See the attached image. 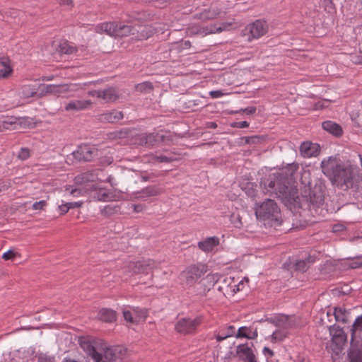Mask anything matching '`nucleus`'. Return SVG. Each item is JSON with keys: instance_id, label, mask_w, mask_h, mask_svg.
I'll return each instance as SVG.
<instances>
[{"instance_id": "obj_1", "label": "nucleus", "mask_w": 362, "mask_h": 362, "mask_svg": "<svg viewBox=\"0 0 362 362\" xmlns=\"http://www.w3.org/2000/svg\"><path fill=\"white\" fill-rule=\"evenodd\" d=\"M81 349L94 362H129L130 353L123 346H108L101 339L81 337L79 339Z\"/></svg>"}, {"instance_id": "obj_2", "label": "nucleus", "mask_w": 362, "mask_h": 362, "mask_svg": "<svg viewBox=\"0 0 362 362\" xmlns=\"http://www.w3.org/2000/svg\"><path fill=\"white\" fill-rule=\"evenodd\" d=\"M298 169V164L293 163L270 175L264 182V185L268 187V192L274 193L283 202L290 204L298 202V189L291 185L293 176Z\"/></svg>"}, {"instance_id": "obj_3", "label": "nucleus", "mask_w": 362, "mask_h": 362, "mask_svg": "<svg viewBox=\"0 0 362 362\" xmlns=\"http://www.w3.org/2000/svg\"><path fill=\"white\" fill-rule=\"evenodd\" d=\"M95 30L98 33H105L115 37L136 35V26L123 21L103 23L95 27Z\"/></svg>"}, {"instance_id": "obj_4", "label": "nucleus", "mask_w": 362, "mask_h": 362, "mask_svg": "<svg viewBox=\"0 0 362 362\" xmlns=\"http://www.w3.org/2000/svg\"><path fill=\"white\" fill-rule=\"evenodd\" d=\"M255 215L258 219L268 221L273 225L281 224V212L276 203L270 199H266L255 207Z\"/></svg>"}, {"instance_id": "obj_5", "label": "nucleus", "mask_w": 362, "mask_h": 362, "mask_svg": "<svg viewBox=\"0 0 362 362\" xmlns=\"http://www.w3.org/2000/svg\"><path fill=\"white\" fill-rule=\"evenodd\" d=\"M327 328L332 336L331 341L327 346L328 351L331 353L334 361L339 358L347 342V335L344 331L339 327L332 325H327Z\"/></svg>"}, {"instance_id": "obj_6", "label": "nucleus", "mask_w": 362, "mask_h": 362, "mask_svg": "<svg viewBox=\"0 0 362 362\" xmlns=\"http://www.w3.org/2000/svg\"><path fill=\"white\" fill-rule=\"evenodd\" d=\"M102 173L101 170L96 169L82 173L74 178V183L76 185L82 186L83 188H75L70 190V194L74 196L81 194L82 190L89 191L96 189V182L101 181L99 178V173Z\"/></svg>"}, {"instance_id": "obj_7", "label": "nucleus", "mask_w": 362, "mask_h": 362, "mask_svg": "<svg viewBox=\"0 0 362 362\" xmlns=\"http://www.w3.org/2000/svg\"><path fill=\"white\" fill-rule=\"evenodd\" d=\"M303 198L313 216H320L324 203V196L320 187H305Z\"/></svg>"}, {"instance_id": "obj_8", "label": "nucleus", "mask_w": 362, "mask_h": 362, "mask_svg": "<svg viewBox=\"0 0 362 362\" xmlns=\"http://www.w3.org/2000/svg\"><path fill=\"white\" fill-rule=\"evenodd\" d=\"M207 272V266L198 262L187 267L180 274V279L188 286H193Z\"/></svg>"}, {"instance_id": "obj_9", "label": "nucleus", "mask_w": 362, "mask_h": 362, "mask_svg": "<svg viewBox=\"0 0 362 362\" xmlns=\"http://www.w3.org/2000/svg\"><path fill=\"white\" fill-rule=\"evenodd\" d=\"M42 86L43 84L40 83L37 80L29 81L22 85L18 92L22 103H28L31 98H42L44 95Z\"/></svg>"}, {"instance_id": "obj_10", "label": "nucleus", "mask_w": 362, "mask_h": 362, "mask_svg": "<svg viewBox=\"0 0 362 362\" xmlns=\"http://www.w3.org/2000/svg\"><path fill=\"white\" fill-rule=\"evenodd\" d=\"M202 322V317L201 316H198L195 318L182 317L177 321L175 325V329L181 334H192L196 332L197 327Z\"/></svg>"}, {"instance_id": "obj_11", "label": "nucleus", "mask_w": 362, "mask_h": 362, "mask_svg": "<svg viewBox=\"0 0 362 362\" xmlns=\"http://www.w3.org/2000/svg\"><path fill=\"white\" fill-rule=\"evenodd\" d=\"M127 270L133 274H148L156 267V263L153 259H143L137 262H129L127 265Z\"/></svg>"}, {"instance_id": "obj_12", "label": "nucleus", "mask_w": 362, "mask_h": 362, "mask_svg": "<svg viewBox=\"0 0 362 362\" xmlns=\"http://www.w3.org/2000/svg\"><path fill=\"white\" fill-rule=\"evenodd\" d=\"M74 158L78 161H90L98 155V149L93 146L82 144L72 153Z\"/></svg>"}, {"instance_id": "obj_13", "label": "nucleus", "mask_w": 362, "mask_h": 362, "mask_svg": "<svg viewBox=\"0 0 362 362\" xmlns=\"http://www.w3.org/2000/svg\"><path fill=\"white\" fill-rule=\"evenodd\" d=\"M269 26L266 21L262 20H257L255 22L249 24L245 28V31H248L250 36L249 40L259 39L264 35L268 32Z\"/></svg>"}, {"instance_id": "obj_14", "label": "nucleus", "mask_w": 362, "mask_h": 362, "mask_svg": "<svg viewBox=\"0 0 362 362\" xmlns=\"http://www.w3.org/2000/svg\"><path fill=\"white\" fill-rule=\"evenodd\" d=\"M92 105L90 100H71L64 104V110L76 112L89 109Z\"/></svg>"}, {"instance_id": "obj_15", "label": "nucleus", "mask_w": 362, "mask_h": 362, "mask_svg": "<svg viewBox=\"0 0 362 362\" xmlns=\"http://www.w3.org/2000/svg\"><path fill=\"white\" fill-rule=\"evenodd\" d=\"M236 356L244 362H257L251 346L248 344H242L236 347Z\"/></svg>"}, {"instance_id": "obj_16", "label": "nucleus", "mask_w": 362, "mask_h": 362, "mask_svg": "<svg viewBox=\"0 0 362 362\" xmlns=\"http://www.w3.org/2000/svg\"><path fill=\"white\" fill-rule=\"evenodd\" d=\"M123 117L122 112L112 110L97 115V119L103 123H115L122 119Z\"/></svg>"}, {"instance_id": "obj_17", "label": "nucleus", "mask_w": 362, "mask_h": 362, "mask_svg": "<svg viewBox=\"0 0 362 362\" xmlns=\"http://www.w3.org/2000/svg\"><path fill=\"white\" fill-rule=\"evenodd\" d=\"M348 358L349 362H362V342L351 341Z\"/></svg>"}, {"instance_id": "obj_18", "label": "nucleus", "mask_w": 362, "mask_h": 362, "mask_svg": "<svg viewBox=\"0 0 362 362\" xmlns=\"http://www.w3.org/2000/svg\"><path fill=\"white\" fill-rule=\"evenodd\" d=\"M221 12L220 8L211 5L209 8L194 15V18L204 21L214 20L219 16Z\"/></svg>"}, {"instance_id": "obj_19", "label": "nucleus", "mask_w": 362, "mask_h": 362, "mask_svg": "<svg viewBox=\"0 0 362 362\" xmlns=\"http://www.w3.org/2000/svg\"><path fill=\"white\" fill-rule=\"evenodd\" d=\"M1 124L2 132L4 130H18L21 127V119L14 117H1Z\"/></svg>"}, {"instance_id": "obj_20", "label": "nucleus", "mask_w": 362, "mask_h": 362, "mask_svg": "<svg viewBox=\"0 0 362 362\" xmlns=\"http://www.w3.org/2000/svg\"><path fill=\"white\" fill-rule=\"evenodd\" d=\"M70 90V86L66 84L61 85H45L42 86V92L44 95L46 93L54 94L59 96L64 93H68Z\"/></svg>"}, {"instance_id": "obj_21", "label": "nucleus", "mask_w": 362, "mask_h": 362, "mask_svg": "<svg viewBox=\"0 0 362 362\" xmlns=\"http://www.w3.org/2000/svg\"><path fill=\"white\" fill-rule=\"evenodd\" d=\"M300 153L305 158L316 156L319 153V147L315 144L305 141L301 144L300 146Z\"/></svg>"}, {"instance_id": "obj_22", "label": "nucleus", "mask_w": 362, "mask_h": 362, "mask_svg": "<svg viewBox=\"0 0 362 362\" xmlns=\"http://www.w3.org/2000/svg\"><path fill=\"white\" fill-rule=\"evenodd\" d=\"M220 243L219 238L216 236L209 237L198 243L199 249L204 252H211Z\"/></svg>"}, {"instance_id": "obj_23", "label": "nucleus", "mask_w": 362, "mask_h": 362, "mask_svg": "<svg viewBox=\"0 0 362 362\" xmlns=\"http://www.w3.org/2000/svg\"><path fill=\"white\" fill-rule=\"evenodd\" d=\"M119 98V93L116 88L109 87L105 89H101V100L105 103H112Z\"/></svg>"}, {"instance_id": "obj_24", "label": "nucleus", "mask_w": 362, "mask_h": 362, "mask_svg": "<svg viewBox=\"0 0 362 362\" xmlns=\"http://www.w3.org/2000/svg\"><path fill=\"white\" fill-rule=\"evenodd\" d=\"M153 34V30L148 25H138L136 26V35H134L137 40H146L152 36Z\"/></svg>"}, {"instance_id": "obj_25", "label": "nucleus", "mask_w": 362, "mask_h": 362, "mask_svg": "<svg viewBox=\"0 0 362 362\" xmlns=\"http://www.w3.org/2000/svg\"><path fill=\"white\" fill-rule=\"evenodd\" d=\"M13 69L8 57H0V79L6 78L12 74Z\"/></svg>"}, {"instance_id": "obj_26", "label": "nucleus", "mask_w": 362, "mask_h": 362, "mask_svg": "<svg viewBox=\"0 0 362 362\" xmlns=\"http://www.w3.org/2000/svg\"><path fill=\"white\" fill-rule=\"evenodd\" d=\"M322 126L325 131L336 136H340L342 135L343 131L341 126L332 121H325L322 122Z\"/></svg>"}, {"instance_id": "obj_27", "label": "nucleus", "mask_w": 362, "mask_h": 362, "mask_svg": "<svg viewBox=\"0 0 362 362\" xmlns=\"http://www.w3.org/2000/svg\"><path fill=\"white\" fill-rule=\"evenodd\" d=\"M98 317L103 322H112L116 320L117 313L112 309L103 308L99 311Z\"/></svg>"}, {"instance_id": "obj_28", "label": "nucleus", "mask_w": 362, "mask_h": 362, "mask_svg": "<svg viewBox=\"0 0 362 362\" xmlns=\"http://www.w3.org/2000/svg\"><path fill=\"white\" fill-rule=\"evenodd\" d=\"M147 146H153L157 144L165 141L166 136L160 132L146 134Z\"/></svg>"}, {"instance_id": "obj_29", "label": "nucleus", "mask_w": 362, "mask_h": 362, "mask_svg": "<svg viewBox=\"0 0 362 362\" xmlns=\"http://www.w3.org/2000/svg\"><path fill=\"white\" fill-rule=\"evenodd\" d=\"M349 313L344 308H334L332 315L336 321L346 323L349 322Z\"/></svg>"}, {"instance_id": "obj_30", "label": "nucleus", "mask_w": 362, "mask_h": 362, "mask_svg": "<svg viewBox=\"0 0 362 362\" xmlns=\"http://www.w3.org/2000/svg\"><path fill=\"white\" fill-rule=\"evenodd\" d=\"M58 50L62 54H71L77 52V47L67 41H63L60 42Z\"/></svg>"}, {"instance_id": "obj_31", "label": "nucleus", "mask_w": 362, "mask_h": 362, "mask_svg": "<svg viewBox=\"0 0 362 362\" xmlns=\"http://www.w3.org/2000/svg\"><path fill=\"white\" fill-rule=\"evenodd\" d=\"M120 206L117 204H108L101 210V214L110 217L120 212Z\"/></svg>"}, {"instance_id": "obj_32", "label": "nucleus", "mask_w": 362, "mask_h": 362, "mask_svg": "<svg viewBox=\"0 0 362 362\" xmlns=\"http://www.w3.org/2000/svg\"><path fill=\"white\" fill-rule=\"evenodd\" d=\"M192 45L190 41L189 40H181L180 42H173L171 45V47L170 48V52L177 51V52H180L185 49H188L191 47Z\"/></svg>"}, {"instance_id": "obj_33", "label": "nucleus", "mask_w": 362, "mask_h": 362, "mask_svg": "<svg viewBox=\"0 0 362 362\" xmlns=\"http://www.w3.org/2000/svg\"><path fill=\"white\" fill-rule=\"evenodd\" d=\"M175 153H171L169 156H152V160L158 163H171L177 160L178 158L175 156Z\"/></svg>"}, {"instance_id": "obj_34", "label": "nucleus", "mask_w": 362, "mask_h": 362, "mask_svg": "<svg viewBox=\"0 0 362 362\" xmlns=\"http://www.w3.org/2000/svg\"><path fill=\"white\" fill-rule=\"evenodd\" d=\"M313 262L314 259L311 257H308L305 260L297 261L295 264V269L299 272H305Z\"/></svg>"}, {"instance_id": "obj_35", "label": "nucleus", "mask_w": 362, "mask_h": 362, "mask_svg": "<svg viewBox=\"0 0 362 362\" xmlns=\"http://www.w3.org/2000/svg\"><path fill=\"white\" fill-rule=\"evenodd\" d=\"M94 197L98 201L108 202L113 198L112 195L105 189H100L95 192Z\"/></svg>"}, {"instance_id": "obj_36", "label": "nucleus", "mask_w": 362, "mask_h": 362, "mask_svg": "<svg viewBox=\"0 0 362 362\" xmlns=\"http://www.w3.org/2000/svg\"><path fill=\"white\" fill-rule=\"evenodd\" d=\"M135 90L140 93H151L153 90V86L152 83L149 81H145L141 83H138L135 86Z\"/></svg>"}, {"instance_id": "obj_37", "label": "nucleus", "mask_w": 362, "mask_h": 362, "mask_svg": "<svg viewBox=\"0 0 362 362\" xmlns=\"http://www.w3.org/2000/svg\"><path fill=\"white\" fill-rule=\"evenodd\" d=\"M235 327L233 325H230L228 326L227 328H226V332H223V330L221 331L222 332V334H217L216 336V339L218 341H221L230 337H232L235 334Z\"/></svg>"}, {"instance_id": "obj_38", "label": "nucleus", "mask_w": 362, "mask_h": 362, "mask_svg": "<svg viewBox=\"0 0 362 362\" xmlns=\"http://www.w3.org/2000/svg\"><path fill=\"white\" fill-rule=\"evenodd\" d=\"M130 130L129 129H124L119 131H115L114 132H111L110 134L109 137L112 139H122L125 138L128 136L129 134Z\"/></svg>"}, {"instance_id": "obj_39", "label": "nucleus", "mask_w": 362, "mask_h": 362, "mask_svg": "<svg viewBox=\"0 0 362 362\" xmlns=\"http://www.w3.org/2000/svg\"><path fill=\"white\" fill-rule=\"evenodd\" d=\"M142 193L146 194V197L157 196L161 193V189L155 186H150L144 188Z\"/></svg>"}, {"instance_id": "obj_40", "label": "nucleus", "mask_w": 362, "mask_h": 362, "mask_svg": "<svg viewBox=\"0 0 362 362\" xmlns=\"http://www.w3.org/2000/svg\"><path fill=\"white\" fill-rule=\"evenodd\" d=\"M358 330H362V315L358 316L354 321L351 328V341H354V337L355 332Z\"/></svg>"}, {"instance_id": "obj_41", "label": "nucleus", "mask_w": 362, "mask_h": 362, "mask_svg": "<svg viewBox=\"0 0 362 362\" xmlns=\"http://www.w3.org/2000/svg\"><path fill=\"white\" fill-rule=\"evenodd\" d=\"M132 144L138 146H147L146 134H136L132 138Z\"/></svg>"}, {"instance_id": "obj_42", "label": "nucleus", "mask_w": 362, "mask_h": 362, "mask_svg": "<svg viewBox=\"0 0 362 362\" xmlns=\"http://www.w3.org/2000/svg\"><path fill=\"white\" fill-rule=\"evenodd\" d=\"M133 311L138 317L142 318L144 320H145L148 315V310L147 308L135 307L133 308Z\"/></svg>"}, {"instance_id": "obj_43", "label": "nucleus", "mask_w": 362, "mask_h": 362, "mask_svg": "<svg viewBox=\"0 0 362 362\" xmlns=\"http://www.w3.org/2000/svg\"><path fill=\"white\" fill-rule=\"evenodd\" d=\"M251 333V328L247 327H241L238 329L237 334H235L236 338H247L249 334Z\"/></svg>"}, {"instance_id": "obj_44", "label": "nucleus", "mask_w": 362, "mask_h": 362, "mask_svg": "<svg viewBox=\"0 0 362 362\" xmlns=\"http://www.w3.org/2000/svg\"><path fill=\"white\" fill-rule=\"evenodd\" d=\"M186 33L190 37L201 35V27L197 25H192L187 28Z\"/></svg>"}, {"instance_id": "obj_45", "label": "nucleus", "mask_w": 362, "mask_h": 362, "mask_svg": "<svg viewBox=\"0 0 362 362\" xmlns=\"http://www.w3.org/2000/svg\"><path fill=\"white\" fill-rule=\"evenodd\" d=\"M329 104V100H319L314 104V105L310 107L314 110H322L325 107H327Z\"/></svg>"}, {"instance_id": "obj_46", "label": "nucleus", "mask_w": 362, "mask_h": 362, "mask_svg": "<svg viewBox=\"0 0 362 362\" xmlns=\"http://www.w3.org/2000/svg\"><path fill=\"white\" fill-rule=\"evenodd\" d=\"M230 221L235 228H240L243 226L241 217L239 214H233L230 216Z\"/></svg>"}, {"instance_id": "obj_47", "label": "nucleus", "mask_w": 362, "mask_h": 362, "mask_svg": "<svg viewBox=\"0 0 362 362\" xmlns=\"http://www.w3.org/2000/svg\"><path fill=\"white\" fill-rule=\"evenodd\" d=\"M246 144H258L262 141V138L259 136H251L243 138Z\"/></svg>"}, {"instance_id": "obj_48", "label": "nucleus", "mask_w": 362, "mask_h": 362, "mask_svg": "<svg viewBox=\"0 0 362 362\" xmlns=\"http://www.w3.org/2000/svg\"><path fill=\"white\" fill-rule=\"evenodd\" d=\"M349 267L351 269H356L362 267V257H358L354 259L349 264Z\"/></svg>"}, {"instance_id": "obj_49", "label": "nucleus", "mask_w": 362, "mask_h": 362, "mask_svg": "<svg viewBox=\"0 0 362 362\" xmlns=\"http://www.w3.org/2000/svg\"><path fill=\"white\" fill-rule=\"evenodd\" d=\"M286 335L284 333L281 332V331H276L274 332L272 334V341H281L284 338H285Z\"/></svg>"}, {"instance_id": "obj_50", "label": "nucleus", "mask_w": 362, "mask_h": 362, "mask_svg": "<svg viewBox=\"0 0 362 362\" xmlns=\"http://www.w3.org/2000/svg\"><path fill=\"white\" fill-rule=\"evenodd\" d=\"M217 33L216 31V25L211 26V28L209 27H203L201 28V35H206L209 34L216 33Z\"/></svg>"}, {"instance_id": "obj_51", "label": "nucleus", "mask_w": 362, "mask_h": 362, "mask_svg": "<svg viewBox=\"0 0 362 362\" xmlns=\"http://www.w3.org/2000/svg\"><path fill=\"white\" fill-rule=\"evenodd\" d=\"M350 59L355 64H362V54H351Z\"/></svg>"}, {"instance_id": "obj_52", "label": "nucleus", "mask_w": 362, "mask_h": 362, "mask_svg": "<svg viewBox=\"0 0 362 362\" xmlns=\"http://www.w3.org/2000/svg\"><path fill=\"white\" fill-rule=\"evenodd\" d=\"M46 206L47 202L45 200H41L40 202H35L33 204V209L35 210H43Z\"/></svg>"}, {"instance_id": "obj_53", "label": "nucleus", "mask_w": 362, "mask_h": 362, "mask_svg": "<svg viewBox=\"0 0 362 362\" xmlns=\"http://www.w3.org/2000/svg\"><path fill=\"white\" fill-rule=\"evenodd\" d=\"M30 156V151L28 148H21L18 153V158L21 160H25Z\"/></svg>"}, {"instance_id": "obj_54", "label": "nucleus", "mask_w": 362, "mask_h": 362, "mask_svg": "<svg viewBox=\"0 0 362 362\" xmlns=\"http://www.w3.org/2000/svg\"><path fill=\"white\" fill-rule=\"evenodd\" d=\"M232 25V23H221V25L219 26V27H216V31L217 33H221L223 30H228L229 28Z\"/></svg>"}, {"instance_id": "obj_55", "label": "nucleus", "mask_w": 362, "mask_h": 362, "mask_svg": "<svg viewBox=\"0 0 362 362\" xmlns=\"http://www.w3.org/2000/svg\"><path fill=\"white\" fill-rule=\"evenodd\" d=\"M16 256V253L14 252L13 250H10L7 251L6 252H4L2 257L5 260H9L13 259Z\"/></svg>"}, {"instance_id": "obj_56", "label": "nucleus", "mask_w": 362, "mask_h": 362, "mask_svg": "<svg viewBox=\"0 0 362 362\" xmlns=\"http://www.w3.org/2000/svg\"><path fill=\"white\" fill-rule=\"evenodd\" d=\"M123 316H124V318L126 321L129 322H131V323H134V320L132 317V313L129 310H124L123 311Z\"/></svg>"}, {"instance_id": "obj_57", "label": "nucleus", "mask_w": 362, "mask_h": 362, "mask_svg": "<svg viewBox=\"0 0 362 362\" xmlns=\"http://www.w3.org/2000/svg\"><path fill=\"white\" fill-rule=\"evenodd\" d=\"M38 362H56L54 357L49 356H40L38 358Z\"/></svg>"}, {"instance_id": "obj_58", "label": "nucleus", "mask_w": 362, "mask_h": 362, "mask_svg": "<svg viewBox=\"0 0 362 362\" xmlns=\"http://www.w3.org/2000/svg\"><path fill=\"white\" fill-rule=\"evenodd\" d=\"M288 317L282 316L278 320V325H283L284 327L288 328L291 326L289 324H288V325L286 324V322L288 321Z\"/></svg>"}, {"instance_id": "obj_59", "label": "nucleus", "mask_w": 362, "mask_h": 362, "mask_svg": "<svg viewBox=\"0 0 362 362\" xmlns=\"http://www.w3.org/2000/svg\"><path fill=\"white\" fill-rule=\"evenodd\" d=\"M240 112H245L247 115H252L256 112V107L254 106L248 107L245 109H241ZM238 112H239V111Z\"/></svg>"}, {"instance_id": "obj_60", "label": "nucleus", "mask_w": 362, "mask_h": 362, "mask_svg": "<svg viewBox=\"0 0 362 362\" xmlns=\"http://www.w3.org/2000/svg\"><path fill=\"white\" fill-rule=\"evenodd\" d=\"M88 94L92 97H96V98L100 99L101 98V89L88 91Z\"/></svg>"}, {"instance_id": "obj_61", "label": "nucleus", "mask_w": 362, "mask_h": 362, "mask_svg": "<svg viewBox=\"0 0 362 362\" xmlns=\"http://www.w3.org/2000/svg\"><path fill=\"white\" fill-rule=\"evenodd\" d=\"M209 95L213 98H217L223 96V93L221 90H212L210 91Z\"/></svg>"}, {"instance_id": "obj_62", "label": "nucleus", "mask_w": 362, "mask_h": 362, "mask_svg": "<svg viewBox=\"0 0 362 362\" xmlns=\"http://www.w3.org/2000/svg\"><path fill=\"white\" fill-rule=\"evenodd\" d=\"M133 207H134V211L136 213L141 212L146 209V206L144 204H134Z\"/></svg>"}, {"instance_id": "obj_63", "label": "nucleus", "mask_w": 362, "mask_h": 362, "mask_svg": "<svg viewBox=\"0 0 362 362\" xmlns=\"http://www.w3.org/2000/svg\"><path fill=\"white\" fill-rule=\"evenodd\" d=\"M59 209L60 211L61 215H64V214H66L69 211V210L66 203L64 204H62V205H59Z\"/></svg>"}, {"instance_id": "obj_64", "label": "nucleus", "mask_w": 362, "mask_h": 362, "mask_svg": "<svg viewBox=\"0 0 362 362\" xmlns=\"http://www.w3.org/2000/svg\"><path fill=\"white\" fill-rule=\"evenodd\" d=\"M233 127L238 128H246L249 127V123L247 121H242L236 122Z\"/></svg>"}]
</instances>
